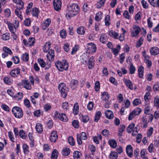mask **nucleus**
<instances>
[{
    "label": "nucleus",
    "mask_w": 159,
    "mask_h": 159,
    "mask_svg": "<svg viewBox=\"0 0 159 159\" xmlns=\"http://www.w3.org/2000/svg\"><path fill=\"white\" fill-rule=\"evenodd\" d=\"M125 126L124 125H120L118 129V135L119 136H122V133L125 130Z\"/></svg>",
    "instance_id": "a878e982"
},
{
    "label": "nucleus",
    "mask_w": 159,
    "mask_h": 159,
    "mask_svg": "<svg viewBox=\"0 0 159 159\" xmlns=\"http://www.w3.org/2000/svg\"><path fill=\"white\" fill-rule=\"evenodd\" d=\"M11 60L15 64H18L20 62V60L19 57L16 56L12 57Z\"/></svg>",
    "instance_id": "052dcab7"
},
{
    "label": "nucleus",
    "mask_w": 159,
    "mask_h": 159,
    "mask_svg": "<svg viewBox=\"0 0 159 159\" xmlns=\"http://www.w3.org/2000/svg\"><path fill=\"white\" fill-rule=\"evenodd\" d=\"M105 20V25L107 26H109L110 24V23L109 22L110 21V16L109 15H107L106 16Z\"/></svg>",
    "instance_id": "e2e57ef3"
},
{
    "label": "nucleus",
    "mask_w": 159,
    "mask_h": 159,
    "mask_svg": "<svg viewBox=\"0 0 159 159\" xmlns=\"http://www.w3.org/2000/svg\"><path fill=\"white\" fill-rule=\"evenodd\" d=\"M154 104L157 108H159V97L158 95L156 96L154 98Z\"/></svg>",
    "instance_id": "2f4dec72"
},
{
    "label": "nucleus",
    "mask_w": 159,
    "mask_h": 159,
    "mask_svg": "<svg viewBox=\"0 0 159 159\" xmlns=\"http://www.w3.org/2000/svg\"><path fill=\"white\" fill-rule=\"evenodd\" d=\"M101 113L100 111H98L96 113L94 120L95 122H97L98 121L101 117Z\"/></svg>",
    "instance_id": "4c0bfd02"
},
{
    "label": "nucleus",
    "mask_w": 159,
    "mask_h": 159,
    "mask_svg": "<svg viewBox=\"0 0 159 159\" xmlns=\"http://www.w3.org/2000/svg\"><path fill=\"white\" fill-rule=\"evenodd\" d=\"M109 34L111 37L115 39H118L119 34L113 30H111L109 32Z\"/></svg>",
    "instance_id": "b1692460"
},
{
    "label": "nucleus",
    "mask_w": 159,
    "mask_h": 159,
    "mask_svg": "<svg viewBox=\"0 0 159 159\" xmlns=\"http://www.w3.org/2000/svg\"><path fill=\"white\" fill-rule=\"evenodd\" d=\"M142 110L140 108H137L133 110L132 113H134L135 116L139 115L141 112Z\"/></svg>",
    "instance_id": "8fccbe9b"
},
{
    "label": "nucleus",
    "mask_w": 159,
    "mask_h": 159,
    "mask_svg": "<svg viewBox=\"0 0 159 159\" xmlns=\"http://www.w3.org/2000/svg\"><path fill=\"white\" fill-rule=\"evenodd\" d=\"M102 15V13L101 11L97 13L95 17V20L96 21H99L103 17Z\"/></svg>",
    "instance_id": "72a5a7b5"
},
{
    "label": "nucleus",
    "mask_w": 159,
    "mask_h": 159,
    "mask_svg": "<svg viewBox=\"0 0 159 159\" xmlns=\"http://www.w3.org/2000/svg\"><path fill=\"white\" fill-rule=\"evenodd\" d=\"M19 135L21 138L23 139H26L27 137V135L25 134V131L23 129L20 130L19 132Z\"/></svg>",
    "instance_id": "a19ab883"
},
{
    "label": "nucleus",
    "mask_w": 159,
    "mask_h": 159,
    "mask_svg": "<svg viewBox=\"0 0 159 159\" xmlns=\"http://www.w3.org/2000/svg\"><path fill=\"white\" fill-rule=\"evenodd\" d=\"M47 57L48 60L50 61H52L54 59V51L52 49H50L48 52Z\"/></svg>",
    "instance_id": "f8f14e48"
},
{
    "label": "nucleus",
    "mask_w": 159,
    "mask_h": 159,
    "mask_svg": "<svg viewBox=\"0 0 159 159\" xmlns=\"http://www.w3.org/2000/svg\"><path fill=\"white\" fill-rule=\"evenodd\" d=\"M22 148L24 153L25 154H28L29 152V146L27 145L25 143L23 144Z\"/></svg>",
    "instance_id": "c9c22d12"
},
{
    "label": "nucleus",
    "mask_w": 159,
    "mask_h": 159,
    "mask_svg": "<svg viewBox=\"0 0 159 159\" xmlns=\"http://www.w3.org/2000/svg\"><path fill=\"white\" fill-rule=\"evenodd\" d=\"M21 85L27 89L30 90L32 88V84L28 80H23L21 82Z\"/></svg>",
    "instance_id": "9d476101"
},
{
    "label": "nucleus",
    "mask_w": 159,
    "mask_h": 159,
    "mask_svg": "<svg viewBox=\"0 0 159 159\" xmlns=\"http://www.w3.org/2000/svg\"><path fill=\"white\" fill-rule=\"evenodd\" d=\"M68 140L69 144L72 146L75 145V142L73 138L70 136L68 138Z\"/></svg>",
    "instance_id": "4d7b16f0"
},
{
    "label": "nucleus",
    "mask_w": 159,
    "mask_h": 159,
    "mask_svg": "<svg viewBox=\"0 0 159 159\" xmlns=\"http://www.w3.org/2000/svg\"><path fill=\"white\" fill-rule=\"evenodd\" d=\"M70 153V150L68 148H63L62 152V155L65 156H68Z\"/></svg>",
    "instance_id": "cd10ccee"
},
{
    "label": "nucleus",
    "mask_w": 159,
    "mask_h": 159,
    "mask_svg": "<svg viewBox=\"0 0 159 159\" xmlns=\"http://www.w3.org/2000/svg\"><path fill=\"white\" fill-rule=\"evenodd\" d=\"M80 10L78 5L76 4L72 3L68 6L66 10V16L69 18L76 15Z\"/></svg>",
    "instance_id": "f257e3e1"
},
{
    "label": "nucleus",
    "mask_w": 159,
    "mask_h": 159,
    "mask_svg": "<svg viewBox=\"0 0 159 159\" xmlns=\"http://www.w3.org/2000/svg\"><path fill=\"white\" fill-rule=\"evenodd\" d=\"M94 57L93 56H91L88 61L87 66L88 68L89 69H93L94 67Z\"/></svg>",
    "instance_id": "9b49d317"
},
{
    "label": "nucleus",
    "mask_w": 159,
    "mask_h": 159,
    "mask_svg": "<svg viewBox=\"0 0 159 159\" xmlns=\"http://www.w3.org/2000/svg\"><path fill=\"white\" fill-rule=\"evenodd\" d=\"M109 143L110 146L113 148H115L117 146V143L115 140L110 139L109 140Z\"/></svg>",
    "instance_id": "e433bc0d"
},
{
    "label": "nucleus",
    "mask_w": 159,
    "mask_h": 159,
    "mask_svg": "<svg viewBox=\"0 0 159 159\" xmlns=\"http://www.w3.org/2000/svg\"><path fill=\"white\" fill-rule=\"evenodd\" d=\"M143 37H141L139 39V40L137 42L136 46L137 48H139L143 44Z\"/></svg>",
    "instance_id": "58836bf2"
},
{
    "label": "nucleus",
    "mask_w": 159,
    "mask_h": 159,
    "mask_svg": "<svg viewBox=\"0 0 159 159\" xmlns=\"http://www.w3.org/2000/svg\"><path fill=\"white\" fill-rule=\"evenodd\" d=\"M102 99L104 101L107 100L109 98V95L107 92H104L102 94Z\"/></svg>",
    "instance_id": "f704fd0d"
},
{
    "label": "nucleus",
    "mask_w": 159,
    "mask_h": 159,
    "mask_svg": "<svg viewBox=\"0 0 159 159\" xmlns=\"http://www.w3.org/2000/svg\"><path fill=\"white\" fill-rule=\"evenodd\" d=\"M79 48V46L77 45H75V46L72 48V51L71 52V54L72 55H74L75 54L76 51L78 50Z\"/></svg>",
    "instance_id": "69168bd1"
},
{
    "label": "nucleus",
    "mask_w": 159,
    "mask_h": 159,
    "mask_svg": "<svg viewBox=\"0 0 159 159\" xmlns=\"http://www.w3.org/2000/svg\"><path fill=\"white\" fill-rule=\"evenodd\" d=\"M60 36L63 39H65L66 36V31L65 29L61 30L60 33Z\"/></svg>",
    "instance_id": "603ef678"
},
{
    "label": "nucleus",
    "mask_w": 159,
    "mask_h": 159,
    "mask_svg": "<svg viewBox=\"0 0 159 159\" xmlns=\"http://www.w3.org/2000/svg\"><path fill=\"white\" fill-rule=\"evenodd\" d=\"M20 69L17 67L12 70L10 71V75L12 77H17L20 74Z\"/></svg>",
    "instance_id": "0eeeda50"
},
{
    "label": "nucleus",
    "mask_w": 159,
    "mask_h": 159,
    "mask_svg": "<svg viewBox=\"0 0 159 159\" xmlns=\"http://www.w3.org/2000/svg\"><path fill=\"white\" fill-rule=\"evenodd\" d=\"M89 53H84L81 56V61L83 64H86L87 61L89 60Z\"/></svg>",
    "instance_id": "4468645a"
},
{
    "label": "nucleus",
    "mask_w": 159,
    "mask_h": 159,
    "mask_svg": "<svg viewBox=\"0 0 159 159\" xmlns=\"http://www.w3.org/2000/svg\"><path fill=\"white\" fill-rule=\"evenodd\" d=\"M150 52L152 55H156L159 53V49L156 47H153L150 49Z\"/></svg>",
    "instance_id": "f3484780"
},
{
    "label": "nucleus",
    "mask_w": 159,
    "mask_h": 159,
    "mask_svg": "<svg viewBox=\"0 0 159 159\" xmlns=\"http://www.w3.org/2000/svg\"><path fill=\"white\" fill-rule=\"evenodd\" d=\"M8 29L12 33H15L16 32V28L12 23L9 22L7 24Z\"/></svg>",
    "instance_id": "4be33fe9"
},
{
    "label": "nucleus",
    "mask_w": 159,
    "mask_h": 159,
    "mask_svg": "<svg viewBox=\"0 0 159 159\" xmlns=\"http://www.w3.org/2000/svg\"><path fill=\"white\" fill-rule=\"evenodd\" d=\"M14 97L16 100H19L21 99L22 98L23 94L22 93H16L15 95H14Z\"/></svg>",
    "instance_id": "864d4df0"
},
{
    "label": "nucleus",
    "mask_w": 159,
    "mask_h": 159,
    "mask_svg": "<svg viewBox=\"0 0 159 159\" xmlns=\"http://www.w3.org/2000/svg\"><path fill=\"white\" fill-rule=\"evenodd\" d=\"M58 138L57 132L56 131L52 132L50 136V139L51 142H55L56 141Z\"/></svg>",
    "instance_id": "2eb2a0df"
},
{
    "label": "nucleus",
    "mask_w": 159,
    "mask_h": 159,
    "mask_svg": "<svg viewBox=\"0 0 159 159\" xmlns=\"http://www.w3.org/2000/svg\"><path fill=\"white\" fill-rule=\"evenodd\" d=\"M78 85V81L75 79H72L70 82V85L71 88L73 90L77 88Z\"/></svg>",
    "instance_id": "dca6fc26"
},
{
    "label": "nucleus",
    "mask_w": 159,
    "mask_h": 159,
    "mask_svg": "<svg viewBox=\"0 0 159 159\" xmlns=\"http://www.w3.org/2000/svg\"><path fill=\"white\" fill-rule=\"evenodd\" d=\"M22 60L24 61H27L29 60V55L28 53L23 54L21 56Z\"/></svg>",
    "instance_id": "bf43d9fd"
},
{
    "label": "nucleus",
    "mask_w": 159,
    "mask_h": 159,
    "mask_svg": "<svg viewBox=\"0 0 159 159\" xmlns=\"http://www.w3.org/2000/svg\"><path fill=\"white\" fill-rule=\"evenodd\" d=\"M100 40L103 44L106 43L107 41V38L105 34L103 33L101 34L100 37Z\"/></svg>",
    "instance_id": "c85d7f7f"
},
{
    "label": "nucleus",
    "mask_w": 159,
    "mask_h": 159,
    "mask_svg": "<svg viewBox=\"0 0 159 159\" xmlns=\"http://www.w3.org/2000/svg\"><path fill=\"white\" fill-rule=\"evenodd\" d=\"M85 29L82 26H80L76 30L77 33L80 35H83L85 33Z\"/></svg>",
    "instance_id": "aec40b11"
},
{
    "label": "nucleus",
    "mask_w": 159,
    "mask_h": 159,
    "mask_svg": "<svg viewBox=\"0 0 159 159\" xmlns=\"http://www.w3.org/2000/svg\"><path fill=\"white\" fill-rule=\"evenodd\" d=\"M51 43L49 42H47L46 43L43 48V51L45 52H47L50 50V48Z\"/></svg>",
    "instance_id": "393cba45"
},
{
    "label": "nucleus",
    "mask_w": 159,
    "mask_h": 159,
    "mask_svg": "<svg viewBox=\"0 0 159 159\" xmlns=\"http://www.w3.org/2000/svg\"><path fill=\"white\" fill-rule=\"evenodd\" d=\"M142 102L139 99L136 98L135 99L133 102V104L134 106H137L141 104Z\"/></svg>",
    "instance_id": "338daca9"
},
{
    "label": "nucleus",
    "mask_w": 159,
    "mask_h": 159,
    "mask_svg": "<svg viewBox=\"0 0 159 159\" xmlns=\"http://www.w3.org/2000/svg\"><path fill=\"white\" fill-rule=\"evenodd\" d=\"M58 89L61 93L62 97L65 98L66 97L67 93L68 92L69 89L66 84L63 83H60L58 85Z\"/></svg>",
    "instance_id": "7ed1b4c3"
},
{
    "label": "nucleus",
    "mask_w": 159,
    "mask_h": 159,
    "mask_svg": "<svg viewBox=\"0 0 159 159\" xmlns=\"http://www.w3.org/2000/svg\"><path fill=\"white\" fill-rule=\"evenodd\" d=\"M12 112L14 116L17 118L20 119L23 116V113L22 109L19 107L15 106L12 110Z\"/></svg>",
    "instance_id": "20e7f679"
},
{
    "label": "nucleus",
    "mask_w": 159,
    "mask_h": 159,
    "mask_svg": "<svg viewBox=\"0 0 159 159\" xmlns=\"http://www.w3.org/2000/svg\"><path fill=\"white\" fill-rule=\"evenodd\" d=\"M118 157V154L116 152H111L109 155L110 159H117Z\"/></svg>",
    "instance_id": "37998d69"
},
{
    "label": "nucleus",
    "mask_w": 159,
    "mask_h": 159,
    "mask_svg": "<svg viewBox=\"0 0 159 159\" xmlns=\"http://www.w3.org/2000/svg\"><path fill=\"white\" fill-rule=\"evenodd\" d=\"M22 9H19V8H17L15 10V13L22 20L23 17L20 14V10Z\"/></svg>",
    "instance_id": "ea45409f"
},
{
    "label": "nucleus",
    "mask_w": 159,
    "mask_h": 159,
    "mask_svg": "<svg viewBox=\"0 0 159 159\" xmlns=\"http://www.w3.org/2000/svg\"><path fill=\"white\" fill-rule=\"evenodd\" d=\"M87 51L89 53H93L96 50V47L95 44L93 43H88L87 45Z\"/></svg>",
    "instance_id": "423d86ee"
},
{
    "label": "nucleus",
    "mask_w": 159,
    "mask_h": 159,
    "mask_svg": "<svg viewBox=\"0 0 159 159\" xmlns=\"http://www.w3.org/2000/svg\"><path fill=\"white\" fill-rule=\"evenodd\" d=\"M80 153L78 151H75L73 153V157L74 159H78L80 157Z\"/></svg>",
    "instance_id": "680f3d73"
},
{
    "label": "nucleus",
    "mask_w": 159,
    "mask_h": 159,
    "mask_svg": "<svg viewBox=\"0 0 159 159\" xmlns=\"http://www.w3.org/2000/svg\"><path fill=\"white\" fill-rule=\"evenodd\" d=\"M89 116L86 115H82V121L84 123L87 122L89 120Z\"/></svg>",
    "instance_id": "13d9d810"
},
{
    "label": "nucleus",
    "mask_w": 159,
    "mask_h": 159,
    "mask_svg": "<svg viewBox=\"0 0 159 159\" xmlns=\"http://www.w3.org/2000/svg\"><path fill=\"white\" fill-rule=\"evenodd\" d=\"M51 22V20L49 18L46 19L42 24L41 28L42 29L45 30L49 26Z\"/></svg>",
    "instance_id": "ddd939ff"
},
{
    "label": "nucleus",
    "mask_w": 159,
    "mask_h": 159,
    "mask_svg": "<svg viewBox=\"0 0 159 159\" xmlns=\"http://www.w3.org/2000/svg\"><path fill=\"white\" fill-rule=\"evenodd\" d=\"M126 152L128 156L131 157L133 156V150L131 145H127L126 148Z\"/></svg>",
    "instance_id": "a211bd4d"
},
{
    "label": "nucleus",
    "mask_w": 159,
    "mask_h": 159,
    "mask_svg": "<svg viewBox=\"0 0 159 159\" xmlns=\"http://www.w3.org/2000/svg\"><path fill=\"white\" fill-rule=\"evenodd\" d=\"M133 29L134 30L132 31L131 35L133 37H134L139 34L141 30V29L139 26L136 25L133 26Z\"/></svg>",
    "instance_id": "1a4fd4ad"
},
{
    "label": "nucleus",
    "mask_w": 159,
    "mask_h": 159,
    "mask_svg": "<svg viewBox=\"0 0 159 159\" xmlns=\"http://www.w3.org/2000/svg\"><path fill=\"white\" fill-rule=\"evenodd\" d=\"M58 153L57 150L54 149L51 154V159H57L58 156Z\"/></svg>",
    "instance_id": "7c9ffc66"
},
{
    "label": "nucleus",
    "mask_w": 159,
    "mask_h": 159,
    "mask_svg": "<svg viewBox=\"0 0 159 159\" xmlns=\"http://www.w3.org/2000/svg\"><path fill=\"white\" fill-rule=\"evenodd\" d=\"M31 12L33 16L37 17L39 12V11L38 8L35 7L32 8Z\"/></svg>",
    "instance_id": "5701e85b"
},
{
    "label": "nucleus",
    "mask_w": 159,
    "mask_h": 159,
    "mask_svg": "<svg viewBox=\"0 0 159 159\" xmlns=\"http://www.w3.org/2000/svg\"><path fill=\"white\" fill-rule=\"evenodd\" d=\"M105 115L106 117L109 119H112L114 117L113 112L110 110H107L105 111Z\"/></svg>",
    "instance_id": "6ab92c4d"
},
{
    "label": "nucleus",
    "mask_w": 159,
    "mask_h": 159,
    "mask_svg": "<svg viewBox=\"0 0 159 159\" xmlns=\"http://www.w3.org/2000/svg\"><path fill=\"white\" fill-rule=\"evenodd\" d=\"M38 62L41 67L44 68L46 66V63L43 59L41 58H38Z\"/></svg>",
    "instance_id": "a18cd8bd"
},
{
    "label": "nucleus",
    "mask_w": 159,
    "mask_h": 159,
    "mask_svg": "<svg viewBox=\"0 0 159 159\" xmlns=\"http://www.w3.org/2000/svg\"><path fill=\"white\" fill-rule=\"evenodd\" d=\"M53 118L55 120L58 119L64 122H66L68 120L67 117L65 114L60 113L57 111L54 113Z\"/></svg>",
    "instance_id": "39448f33"
},
{
    "label": "nucleus",
    "mask_w": 159,
    "mask_h": 159,
    "mask_svg": "<svg viewBox=\"0 0 159 159\" xmlns=\"http://www.w3.org/2000/svg\"><path fill=\"white\" fill-rule=\"evenodd\" d=\"M138 71L139 77L140 78H142L143 76L144 67L142 66H139Z\"/></svg>",
    "instance_id": "c756f323"
},
{
    "label": "nucleus",
    "mask_w": 159,
    "mask_h": 159,
    "mask_svg": "<svg viewBox=\"0 0 159 159\" xmlns=\"http://www.w3.org/2000/svg\"><path fill=\"white\" fill-rule=\"evenodd\" d=\"M18 6H17V8L19 9H22L24 6V3L21 0H20L17 3Z\"/></svg>",
    "instance_id": "774afa93"
},
{
    "label": "nucleus",
    "mask_w": 159,
    "mask_h": 159,
    "mask_svg": "<svg viewBox=\"0 0 159 159\" xmlns=\"http://www.w3.org/2000/svg\"><path fill=\"white\" fill-rule=\"evenodd\" d=\"M3 50L10 55L12 54L13 52L11 49L7 47H4L3 48Z\"/></svg>",
    "instance_id": "5fc2aeb1"
},
{
    "label": "nucleus",
    "mask_w": 159,
    "mask_h": 159,
    "mask_svg": "<svg viewBox=\"0 0 159 159\" xmlns=\"http://www.w3.org/2000/svg\"><path fill=\"white\" fill-rule=\"evenodd\" d=\"M3 81L6 84H10L12 83V80L9 77H5Z\"/></svg>",
    "instance_id": "79ce46f5"
},
{
    "label": "nucleus",
    "mask_w": 159,
    "mask_h": 159,
    "mask_svg": "<svg viewBox=\"0 0 159 159\" xmlns=\"http://www.w3.org/2000/svg\"><path fill=\"white\" fill-rule=\"evenodd\" d=\"M125 53H122L119 56L120 62V63H122L124 61L125 57Z\"/></svg>",
    "instance_id": "0e129e2a"
},
{
    "label": "nucleus",
    "mask_w": 159,
    "mask_h": 159,
    "mask_svg": "<svg viewBox=\"0 0 159 159\" xmlns=\"http://www.w3.org/2000/svg\"><path fill=\"white\" fill-rule=\"evenodd\" d=\"M130 74H133L135 73V68L133 65V63L130 64V66L129 69Z\"/></svg>",
    "instance_id": "de8ad7c7"
},
{
    "label": "nucleus",
    "mask_w": 159,
    "mask_h": 159,
    "mask_svg": "<svg viewBox=\"0 0 159 159\" xmlns=\"http://www.w3.org/2000/svg\"><path fill=\"white\" fill-rule=\"evenodd\" d=\"M33 5V3L32 2H30L29 3L28 6L27 7L26 11V15H28L30 12L31 11L30 9L32 8Z\"/></svg>",
    "instance_id": "6e6d98bb"
},
{
    "label": "nucleus",
    "mask_w": 159,
    "mask_h": 159,
    "mask_svg": "<svg viewBox=\"0 0 159 159\" xmlns=\"http://www.w3.org/2000/svg\"><path fill=\"white\" fill-rule=\"evenodd\" d=\"M54 9L57 11H59L61 7V2L60 0H54L53 2Z\"/></svg>",
    "instance_id": "6e6552de"
},
{
    "label": "nucleus",
    "mask_w": 159,
    "mask_h": 159,
    "mask_svg": "<svg viewBox=\"0 0 159 159\" xmlns=\"http://www.w3.org/2000/svg\"><path fill=\"white\" fill-rule=\"evenodd\" d=\"M79 109V106L77 103L75 104L73 109V113L75 115H77L78 113V110Z\"/></svg>",
    "instance_id": "49530a36"
},
{
    "label": "nucleus",
    "mask_w": 159,
    "mask_h": 159,
    "mask_svg": "<svg viewBox=\"0 0 159 159\" xmlns=\"http://www.w3.org/2000/svg\"><path fill=\"white\" fill-rule=\"evenodd\" d=\"M105 0H100L96 4V7L100 8L104 5Z\"/></svg>",
    "instance_id": "c03bdc74"
},
{
    "label": "nucleus",
    "mask_w": 159,
    "mask_h": 159,
    "mask_svg": "<svg viewBox=\"0 0 159 159\" xmlns=\"http://www.w3.org/2000/svg\"><path fill=\"white\" fill-rule=\"evenodd\" d=\"M36 129L38 133H42L43 131V128L41 124L40 123H37L36 125Z\"/></svg>",
    "instance_id": "bb28decb"
},
{
    "label": "nucleus",
    "mask_w": 159,
    "mask_h": 159,
    "mask_svg": "<svg viewBox=\"0 0 159 159\" xmlns=\"http://www.w3.org/2000/svg\"><path fill=\"white\" fill-rule=\"evenodd\" d=\"M135 126V125L134 123H132L130 124L129 126L128 127L127 129V132L130 133L133 130V128Z\"/></svg>",
    "instance_id": "09e8293b"
},
{
    "label": "nucleus",
    "mask_w": 159,
    "mask_h": 159,
    "mask_svg": "<svg viewBox=\"0 0 159 159\" xmlns=\"http://www.w3.org/2000/svg\"><path fill=\"white\" fill-rule=\"evenodd\" d=\"M124 82L126 86L130 89H133V83L131 81L128 79H124Z\"/></svg>",
    "instance_id": "412c9836"
},
{
    "label": "nucleus",
    "mask_w": 159,
    "mask_h": 159,
    "mask_svg": "<svg viewBox=\"0 0 159 159\" xmlns=\"http://www.w3.org/2000/svg\"><path fill=\"white\" fill-rule=\"evenodd\" d=\"M10 38V34L9 33H6L3 34L1 37V39L5 41L9 40Z\"/></svg>",
    "instance_id": "473e14b6"
},
{
    "label": "nucleus",
    "mask_w": 159,
    "mask_h": 159,
    "mask_svg": "<svg viewBox=\"0 0 159 159\" xmlns=\"http://www.w3.org/2000/svg\"><path fill=\"white\" fill-rule=\"evenodd\" d=\"M151 96V93L149 92L146 93L145 94L144 97V99L145 101L148 102L150 100L149 97Z\"/></svg>",
    "instance_id": "3c124183"
},
{
    "label": "nucleus",
    "mask_w": 159,
    "mask_h": 159,
    "mask_svg": "<svg viewBox=\"0 0 159 159\" xmlns=\"http://www.w3.org/2000/svg\"><path fill=\"white\" fill-rule=\"evenodd\" d=\"M55 66L58 70L60 71L67 70L69 67L68 63L66 60H63L62 61H57L55 63Z\"/></svg>",
    "instance_id": "f03ea898"
}]
</instances>
